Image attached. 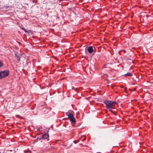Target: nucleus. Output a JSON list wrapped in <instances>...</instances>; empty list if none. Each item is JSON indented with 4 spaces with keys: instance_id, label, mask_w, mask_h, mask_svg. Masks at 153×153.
Here are the masks:
<instances>
[{
    "instance_id": "20e7f679",
    "label": "nucleus",
    "mask_w": 153,
    "mask_h": 153,
    "mask_svg": "<svg viewBox=\"0 0 153 153\" xmlns=\"http://www.w3.org/2000/svg\"><path fill=\"white\" fill-rule=\"evenodd\" d=\"M49 137V135L47 132L46 134L41 136H40L37 137V139L41 140V139L45 140L47 139Z\"/></svg>"
},
{
    "instance_id": "9d476101",
    "label": "nucleus",
    "mask_w": 153,
    "mask_h": 153,
    "mask_svg": "<svg viewBox=\"0 0 153 153\" xmlns=\"http://www.w3.org/2000/svg\"><path fill=\"white\" fill-rule=\"evenodd\" d=\"M78 142V140L77 141H74V142L75 143H76Z\"/></svg>"
},
{
    "instance_id": "423d86ee",
    "label": "nucleus",
    "mask_w": 153,
    "mask_h": 153,
    "mask_svg": "<svg viewBox=\"0 0 153 153\" xmlns=\"http://www.w3.org/2000/svg\"><path fill=\"white\" fill-rule=\"evenodd\" d=\"M124 75L126 76H132V74L131 73L128 72L127 74H125Z\"/></svg>"
},
{
    "instance_id": "9b49d317",
    "label": "nucleus",
    "mask_w": 153,
    "mask_h": 153,
    "mask_svg": "<svg viewBox=\"0 0 153 153\" xmlns=\"http://www.w3.org/2000/svg\"><path fill=\"white\" fill-rule=\"evenodd\" d=\"M68 116V114L69 113H68V112H66L65 113Z\"/></svg>"
},
{
    "instance_id": "f03ea898",
    "label": "nucleus",
    "mask_w": 153,
    "mask_h": 153,
    "mask_svg": "<svg viewBox=\"0 0 153 153\" xmlns=\"http://www.w3.org/2000/svg\"><path fill=\"white\" fill-rule=\"evenodd\" d=\"M9 74V71L8 70H6L0 73V79H2L7 76Z\"/></svg>"
},
{
    "instance_id": "dca6fc26",
    "label": "nucleus",
    "mask_w": 153,
    "mask_h": 153,
    "mask_svg": "<svg viewBox=\"0 0 153 153\" xmlns=\"http://www.w3.org/2000/svg\"><path fill=\"white\" fill-rule=\"evenodd\" d=\"M74 89V87H72V89Z\"/></svg>"
},
{
    "instance_id": "a211bd4d",
    "label": "nucleus",
    "mask_w": 153,
    "mask_h": 153,
    "mask_svg": "<svg viewBox=\"0 0 153 153\" xmlns=\"http://www.w3.org/2000/svg\"><path fill=\"white\" fill-rule=\"evenodd\" d=\"M85 140V139H84L83 140V141H84Z\"/></svg>"
},
{
    "instance_id": "1a4fd4ad",
    "label": "nucleus",
    "mask_w": 153,
    "mask_h": 153,
    "mask_svg": "<svg viewBox=\"0 0 153 153\" xmlns=\"http://www.w3.org/2000/svg\"><path fill=\"white\" fill-rule=\"evenodd\" d=\"M20 57L19 56H18L17 57V60L18 61H19L20 60Z\"/></svg>"
},
{
    "instance_id": "f3484780",
    "label": "nucleus",
    "mask_w": 153,
    "mask_h": 153,
    "mask_svg": "<svg viewBox=\"0 0 153 153\" xmlns=\"http://www.w3.org/2000/svg\"><path fill=\"white\" fill-rule=\"evenodd\" d=\"M109 111H111V112H112V110H111V109H110V110H109Z\"/></svg>"
},
{
    "instance_id": "7ed1b4c3",
    "label": "nucleus",
    "mask_w": 153,
    "mask_h": 153,
    "mask_svg": "<svg viewBox=\"0 0 153 153\" xmlns=\"http://www.w3.org/2000/svg\"><path fill=\"white\" fill-rule=\"evenodd\" d=\"M71 111V113L68 114V117L72 123H75L76 121L73 114L74 113V112L72 111Z\"/></svg>"
},
{
    "instance_id": "ddd939ff",
    "label": "nucleus",
    "mask_w": 153,
    "mask_h": 153,
    "mask_svg": "<svg viewBox=\"0 0 153 153\" xmlns=\"http://www.w3.org/2000/svg\"><path fill=\"white\" fill-rule=\"evenodd\" d=\"M32 1H33V2H37V1H35L34 0H32Z\"/></svg>"
},
{
    "instance_id": "4468645a",
    "label": "nucleus",
    "mask_w": 153,
    "mask_h": 153,
    "mask_svg": "<svg viewBox=\"0 0 153 153\" xmlns=\"http://www.w3.org/2000/svg\"><path fill=\"white\" fill-rule=\"evenodd\" d=\"M123 51L124 52V53H125V52H126V51L125 50H121V51Z\"/></svg>"
},
{
    "instance_id": "0eeeda50",
    "label": "nucleus",
    "mask_w": 153,
    "mask_h": 153,
    "mask_svg": "<svg viewBox=\"0 0 153 153\" xmlns=\"http://www.w3.org/2000/svg\"><path fill=\"white\" fill-rule=\"evenodd\" d=\"M3 63L2 61L0 60V68L2 67L3 66Z\"/></svg>"
},
{
    "instance_id": "2eb2a0df",
    "label": "nucleus",
    "mask_w": 153,
    "mask_h": 153,
    "mask_svg": "<svg viewBox=\"0 0 153 153\" xmlns=\"http://www.w3.org/2000/svg\"><path fill=\"white\" fill-rule=\"evenodd\" d=\"M1 152H2V153H3L4 152H2V151H0V153H1Z\"/></svg>"
},
{
    "instance_id": "f8f14e48",
    "label": "nucleus",
    "mask_w": 153,
    "mask_h": 153,
    "mask_svg": "<svg viewBox=\"0 0 153 153\" xmlns=\"http://www.w3.org/2000/svg\"><path fill=\"white\" fill-rule=\"evenodd\" d=\"M16 117L19 118V117H20V116L19 115H16Z\"/></svg>"
},
{
    "instance_id": "6ab92c4d",
    "label": "nucleus",
    "mask_w": 153,
    "mask_h": 153,
    "mask_svg": "<svg viewBox=\"0 0 153 153\" xmlns=\"http://www.w3.org/2000/svg\"><path fill=\"white\" fill-rule=\"evenodd\" d=\"M120 51H119V53H120Z\"/></svg>"
},
{
    "instance_id": "39448f33",
    "label": "nucleus",
    "mask_w": 153,
    "mask_h": 153,
    "mask_svg": "<svg viewBox=\"0 0 153 153\" xmlns=\"http://www.w3.org/2000/svg\"><path fill=\"white\" fill-rule=\"evenodd\" d=\"M87 51L89 53H92L94 51L93 47L92 46L89 47L87 49Z\"/></svg>"
},
{
    "instance_id": "f257e3e1",
    "label": "nucleus",
    "mask_w": 153,
    "mask_h": 153,
    "mask_svg": "<svg viewBox=\"0 0 153 153\" xmlns=\"http://www.w3.org/2000/svg\"><path fill=\"white\" fill-rule=\"evenodd\" d=\"M103 102L106 105V108L108 109L113 108L114 105L117 104L116 102L108 100L104 101Z\"/></svg>"
},
{
    "instance_id": "6e6552de",
    "label": "nucleus",
    "mask_w": 153,
    "mask_h": 153,
    "mask_svg": "<svg viewBox=\"0 0 153 153\" xmlns=\"http://www.w3.org/2000/svg\"><path fill=\"white\" fill-rule=\"evenodd\" d=\"M22 29L24 30L25 32H27V30H26V29L24 28V27H22Z\"/></svg>"
}]
</instances>
